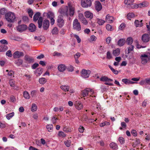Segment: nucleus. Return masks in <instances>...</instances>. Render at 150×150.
Masks as SVG:
<instances>
[{"label": "nucleus", "instance_id": "1", "mask_svg": "<svg viewBox=\"0 0 150 150\" xmlns=\"http://www.w3.org/2000/svg\"><path fill=\"white\" fill-rule=\"evenodd\" d=\"M141 63L145 65L148 62L149 60H150V53L146 52L145 54H142L140 56Z\"/></svg>", "mask_w": 150, "mask_h": 150}, {"label": "nucleus", "instance_id": "2", "mask_svg": "<svg viewBox=\"0 0 150 150\" xmlns=\"http://www.w3.org/2000/svg\"><path fill=\"white\" fill-rule=\"evenodd\" d=\"M40 13L39 12H37L34 15L33 18V21L35 22H36L38 20V23L39 28H41L43 21L42 18L40 17Z\"/></svg>", "mask_w": 150, "mask_h": 150}, {"label": "nucleus", "instance_id": "3", "mask_svg": "<svg viewBox=\"0 0 150 150\" xmlns=\"http://www.w3.org/2000/svg\"><path fill=\"white\" fill-rule=\"evenodd\" d=\"M5 17L6 20L9 22L13 23L15 21V15L13 13L8 12L6 14Z\"/></svg>", "mask_w": 150, "mask_h": 150}, {"label": "nucleus", "instance_id": "4", "mask_svg": "<svg viewBox=\"0 0 150 150\" xmlns=\"http://www.w3.org/2000/svg\"><path fill=\"white\" fill-rule=\"evenodd\" d=\"M73 28L74 30L78 31H79L81 29L80 23L77 18H75L73 21Z\"/></svg>", "mask_w": 150, "mask_h": 150}, {"label": "nucleus", "instance_id": "5", "mask_svg": "<svg viewBox=\"0 0 150 150\" xmlns=\"http://www.w3.org/2000/svg\"><path fill=\"white\" fill-rule=\"evenodd\" d=\"M69 10L64 12V15L67 16L69 15L70 16H73L75 13V8L71 5H69Z\"/></svg>", "mask_w": 150, "mask_h": 150}, {"label": "nucleus", "instance_id": "6", "mask_svg": "<svg viewBox=\"0 0 150 150\" xmlns=\"http://www.w3.org/2000/svg\"><path fill=\"white\" fill-rule=\"evenodd\" d=\"M81 6L83 8H88L91 6L92 1L91 0H81Z\"/></svg>", "mask_w": 150, "mask_h": 150}, {"label": "nucleus", "instance_id": "7", "mask_svg": "<svg viewBox=\"0 0 150 150\" xmlns=\"http://www.w3.org/2000/svg\"><path fill=\"white\" fill-rule=\"evenodd\" d=\"M57 24L59 27H62L64 25V21L63 20V16L62 15L59 16L57 19Z\"/></svg>", "mask_w": 150, "mask_h": 150}, {"label": "nucleus", "instance_id": "8", "mask_svg": "<svg viewBox=\"0 0 150 150\" xmlns=\"http://www.w3.org/2000/svg\"><path fill=\"white\" fill-rule=\"evenodd\" d=\"M81 73V76L82 77L86 78L89 77L91 73V71L89 70L83 69Z\"/></svg>", "mask_w": 150, "mask_h": 150}, {"label": "nucleus", "instance_id": "9", "mask_svg": "<svg viewBox=\"0 0 150 150\" xmlns=\"http://www.w3.org/2000/svg\"><path fill=\"white\" fill-rule=\"evenodd\" d=\"M24 56L23 53L22 52L16 51L13 54V57L14 58H18Z\"/></svg>", "mask_w": 150, "mask_h": 150}, {"label": "nucleus", "instance_id": "10", "mask_svg": "<svg viewBox=\"0 0 150 150\" xmlns=\"http://www.w3.org/2000/svg\"><path fill=\"white\" fill-rule=\"evenodd\" d=\"M114 19L113 17L110 15L109 14L107 15L105 17V21L106 22H107L109 23H112L114 21Z\"/></svg>", "mask_w": 150, "mask_h": 150}, {"label": "nucleus", "instance_id": "11", "mask_svg": "<svg viewBox=\"0 0 150 150\" xmlns=\"http://www.w3.org/2000/svg\"><path fill=\"white\" fill-rule=\"evenodd\" d=\"M95 8L98 11H100L102 9V5L99 1H96L95 2Z\"/></svg>", "mask_w": 150, "mask_h": 150}, {"label": "nucleus", "instance_id": "12", "mask_svg": "<svg viewBox=\"0 0 150 150\" xmlns=\"http://www.w3.org/2000/svg\"><path fill=\"white\" fill-rule=\"evenodd\" d=\"M85 17L87 18H89L90 20L92 19L93 17V13L89 11H86L84 13Z\"/></svg>", "mask_w": 150, "mask_h": 150}, {"label": "nucleus", "instance_id": "13", "mask_svg": "<svg viewBox=\"0 0 150 150\" xmlns=\"http://www.w3.org/2000/svg\"><path fill=\"white\" fill-rule=\"evenodd\" d=\"M27 26L25 25H18L17 28V30L19 32H22L25 30L27 28Z\"/></svg>", "mask_w": 150, "mask_h": 150}, {"label": "nucleus", "instance_id": "14", "mask_svg": "<svg viewBox=\"0 0 150 150\" xmlns=\"http://www.w3.org/2000/svg\"><path fill=\"white\" fill-rule=\"evenodd\" d=\"M150 39L149 35L146 34H144L142 37V40L144 42H147Z\"/></svg>", "mask_w": 150, "mask_h": 150}, {"label": "nucleus", "instance_id": "15", "mask_svg": "<svg viewBox=\"0 0 150 150\" xmlns=\"http://www.w3.org/2000/svg\"><path fill=\"white\" fill-rule=\"evenodd\" d=\"M50 25L49 21L48 20H45L43 22V28L44 30H47Z\"/></svg>", "mask_w": 150, "mask_h": 150}, {"label": "nucleus", "instance_id": "16", "mask_svg": "<svg viewBox=\"0 0 150 150\" xmlns=\"http://www.w3.org/2000/svg\"><path fill=\"white\" fill-rule=\"evenodd\" d=\"M125 42L126 40L125 39H120L118 41L117 45L120 47H121L124 45Z\"/></svg>", "mask_w": 150, "mask_h": 150}, {"label": "nucleus", "instance_id": "17", "mask_svg": "<svg viewBox=\"0 0 150 150\" xmlns=\"http://www.w3.org/2000/svg\"><path fill=\"white\" fill-rule=\"evenodd\" d=\"M43 72V69L41 68H38L35 71V74L37 76H40Z\"/></svg>", "mask_w": 150, "mask_h": 150}, {"label": "nucleus", "instance_id": "18", "mask_svg": "<svg viewBox=\"0 0 150 150\" xmlns=\"http://www.w3.org/2000/svg\"><path fill=\"white\" fill-rule=\"evenodd\" d=\"M100 80L101 81L105 82H111L113 81L112 79L108 78L106 76L101 77L100 79Z\"/></svg>", "mask_w": 150, "mask_h": 150}, {"label": "nucleus", "instance_id": "19", "mask_svg": "<svg viewBox=\"0 0 150 150\" xmlns=\"http://www.w3.org/2000/svg\"><path fill=\"white\" fill-rule=\"evenodd\" d=\"M66 66L64 64H60L58 67V69L60 72H63L66 68Z\"/></svg>", "mask_w": 150, "mask_h": 150}, {"label": "nucleus", "instance_id": "20", "mask_svg": "<svg viewBox=\"0 0 150 150\" xmlns=\"http://www.w3.org/2000/svg\"><path fill=\"white\" fill-rule=\"evenodd\" d=\"M24 59L28 63L32 62L33 60V59L32 57L27 55L25 56Z\"/></svg>", "mask_w": 150, "mask_h": 150}, {"label": "nucleus", "instance_id": "21", "mask_svg": "<svg viewBox=\"0 0 150 150\" xmlns=\"http://www.w3.org/2000/svg\"><path fill=\"white\" fill-rule=\"evenodd\" d=\"M36 29L35 25L33 23L30 24L29 26V30L31 32L35 31Z\"/></svg>", "mask_w": 150, "mask_h": 150}, {"label": "nucleus", "instance_id": "22", "mask_svg": "<svg viewBox=\"0 0 150 150\" xmlns=\"http://www.w3.org/2000/svg\"><path fill=\"white\" fill-rule=\"evenodd\" d=\"M142 21V20L140 21H139L138 20H136L134 22V24L135 26L137 27H141L143 25Z\"/></svg>", "mask_w": 150, "mask_h": 150}, {"label": "nucleus", "instance_id": "23", "mask_svg": "<svg viewBox=\"0 0 150 150\" xmlns=\"http://www.w3.org/2000/svg\"><path fill=\"white\" fill-rule=\"evenodd\" d=\"M91 91L90 88H86L82 91V96L83 97L87 96L89 93V91Z\"/></svg>", "mask_w": 150, "mask_h": 150}, {"label": "nucleus", "instance_id": "24", "mask_svg": "<svg viewBox=\"0 0 150 150\" xmlns=\"http://www.w3.org/2000/svg\"><path fill=\"white\" fill-rule=\"evenodd\" d=\"M110 148L113 149H117L118 148V146L117 144L114 142H112L110 143Z\"/></svg>", "mask_w": 150, "mask_h": 150}, {"label": "nucleus", "instance_id": "25", "mask_svg": "<svg viewBox=\"0 0 150 150\" xmlns=\"http://www.w3.org/2000/svg\"><path fill=\"white\" fill-rule=\"evenodd\" d=\"M83 107V105L79 102H78L76 104V108L79 110H81Z\"/></svg>", "mask_w": 150, "mask_h": 150}, {"label": "nucleus", "instance_id": "26", "mask_svg": "<svg viewBox=\"0 0 150 150\" xmlns=\"http://www.w3.org/2000/svg\"><path fill=\"white\" fill-rule=\"evenodd\" d=\"M120 50L119 48H117L116 49L113 50V55L116 57L118 56L120 54Z\"/></svg>", "mask_w": 150, "mask_h": 150}, {"label": "nucleus", "instance_id": "27", "mask_svg": "<svg viewBox=\"0 0 150 150\" xmlns=\"http://www.w3.org/2000/svg\"><path fill=\"white\" fill-rule=\"evenodd\" d=\"M148 5V3L147 2H144L138 4L139 7L142 8L146 7Z\"/></svg>", "mask_w": 150, "mask_h": 150}, {"label": "nucleus", "instance_id": "28", "mask_svg": "<svg viewBox=\"0 0 150 150\" xmlns=\"http://www.w3.org/2000/svg\"><path fill=\"white\" fill-rule=\"evenodd\" d=\"M8 49V47L5 45L0 46V52H4Z\"/></svg>", "mask_w": 150, "mask_h": 150}, {"label": "nucleus", "instance_id": "29", "mask_svg": "<svg viewBox=\"0 0 150 150\" xmlns=\"http://www.w3.org/2000/svg\"><path fill=\"white\" fill-rule=\"evenodd\" d=\"M23 96L24 98L27 99H29L30 98V96L29 93L27 91H25L23 92Z\"/></svg>", "mask_w": 150, "mask_h": 150}, {"label": "nucleus", "instance_id": "30", "mask_svg": "<svg viewBox=\"0 0 150 150\" xmlns=\"http://www.w3.org/2000/svg\"><path fill=\"white\" fill-rule=\"evenodd\" d=\"M23 62V61L21 59H19L17 60H16L14 63L18 66H19L21 65Z\"/></svg>", "mask_w": 150, "mask_h": 150}, {"label": "nucleus", "instance_id": "31", "mask_svg": "<svg viewBox=\"0 0 150 150\" xmlns=\"http://www.w3.org/2000/svg\"><path fill=\"white\" fill-rule=\"evenodd\" d=\"M39 81L40 84H44L47 82V80L44 78H41L39 79Z\"/></svg>", "mask_w": 150, "mask_h": 150}, {"label": "nucleus", "instance_id": "32", "mask_svg": "<svg viewBox=\"0 0 150 150\" xmlns=\"http://www.w3.org/2000/svg\"><path fill=\"white\" fill-rule=\"evenodd\" d=\"M53 126L51 124H49L47 125L46 128L49 132H51L52 131Z\"/></svg>", "mask_w": 150, "mask_h": 150}, {"label": "nucleus", "instance_id": "33", "mask_svg": "<svg viewBox=\"0 0 150 150\" xmlns=\"http://www.w3.org/2000/svg\"><path fill=\"white\" fill-rule=\"evenodd\" d=\"M61 88L65 91H68L69 89V87L67 86L62 85L60 86Z\"/></svg>", "mask_w": 150, "mask_h": 150}, {"label": "nucleus", "instance_id": "34", "mask_svg": "<svg viewBox=\"0 0 150 150\" xmlns=\"http://www.w3.org/2000/svg\"><path fill=\"white\" fill-rule=\"evenodd\" d=\"M133 42V39L131 37H128L127 38L126 41L127 44L129 45H131L132 44Z\"/></svg>", "mask_w": 150, "mask_h": 150}, {"label": "nucleus", "instance_id": "35", "mask_svg": "<svg viewBox=\"0 0 150 150\" xmlns=\"http://www.w3.org/2000/svg\"><path fill=\"white\" fill-rule=\"evenodd\" d=\"M6 71L8 72L7 75L10 76V78L12 77V76L14 77V72L13 71H9L8 70H6Z\"/></svg>", "mask_w": 150, "mask_h": 150}, {"label": "nucleus", "instance_id": "36", "mask_svg": "<svg viewBox=\"0 0 150 150\" xmlns=\"http://www.w3.org/2000/svg\"><path fill=\"white\" fill-rule=\"evenodd\" d=\"M135 17L134 14L133 13H129L127 15V18L130 20L132 18H133Z\"/></svg>", "mask_w": 150, "mask_h": 150}, {"label": "nucleus", "instance_id": "37", "mask_svg": "<svg viewBox=\"0 0 150 150\" xmlns=\"http://www.w3.org/2000/svg\"><path fill=\"white\" fill-rule=\"evenodd\" d=\"M105 22V21L101 19L97 18V23L100 25H103Z\"/></svg>", "mask_w": 150, "mask_h": 150}, {"label": "nucleus", "instance_id": "38", "mask_svg": "<svg viewBox=\"0 0 150 150\" xmlns=\"http://www.w3.org/2000/svg\"><path fill=\"white\" fill-rule=\"evenodd\" d=\"M134 1V0H125L124 3L125 4L130 6Z\"/></svg>", "mask_w": 150, "mask_h": 150}, {"label": "nucleus", "instance_id": "39", "mask_svg": "<svg viewBox=\"0 0 150 150\" xmlns=\"http://www.w3.org/2000/svg\"><path fill=\"white\" fill-rule=\"evenodd\" d=\"M110 125V123L107 121H105L100 124V127H103L105 125Z\"/></svg>", "mask_w": 150, "mask_h": 150}, {"label": "nucleus", "instance_id": "40", "mask_svg": "<svg viewBox=\"0 0 150 150\" xmlns=\"http://www.w3.org/2000/svg\"><path fill=\"white\" fill-rule=\"evenodd\" d=\"M47 17L49 18H54V13L51 12H49L47 13Z\"/></svg>", "mask_w": 150, "mask_h": 150}, {"label": "nucleus", "instance_id": "41", "mask_svg": "<svg viewBox=\"0 0 150 150\" xmlns=\"http://www.w3.org/2000/svg\"><path fill=\"white\" fill-rule=\"evenodd\" d=\"M14 112H12L11 113L7 114L6 115V118L7 119L9 120L14 116Z\"/></svg>", "mask_w": 150, "mask_h": 150}, {"label": "nucleus", "instance_id": "42", "mask_svg": "<svg viewBox=\"0 0 150 150\" xmlns=\"http://www.w3.org/2000/svg\"><path fill=\"white\" fill-rule=\"evenodd\" d=\"M37 106L35 104H33L32 105L31 110L32 112H34L37 110Z\"/></svg>", "mask_w": 150, "mask_h": 150}, {"label": "nucleus", "instance_id": "43", "mask_svg": "<svg viewBox=\"0 0 150 150\" xmlns=\"http://www.w3.org/2000/svg\"><path fill=\"white\" fill-rule=\"evenodd\" d=\"M109 67L110 69L115 74H117L118 72L117 70H115L110 65H109L108 66Z\"/></svg>", "mask_w": 150, "mask_h": 150}, {"label": "nucleus", "instance_id": "44", "mask_svg": "<svg viewBox=\"0 0 150 150\" xmlns=\"http://www.w3.org/2000/svg\"><path fill=\"white\" fill-rule=\"evenodd\" d=\"M58 30L57 28L56 27H55L52 30V34H57L58 33Z\"/></svg>", "mask_w": 150, "mask_h": 150}, {"label": "nucleus", "instance_id": "45", "mask_svg": "<svg viewBox=\"0 0 150 150\" xmlns=\"http://www.w3.org/2000/svg\"><path fill=\"white\" fill-rule=\"evenodd\" d=\"M67 69L68 71L71 72H72L74 70L73 67L71 65L67 67Z\"/></svg>", "mask_w": 150, "mask_h": 150}, {"label": "nucleus", "instance_id": "46", "mask_svg": "<svg viewBox=\"0 0 150 150\" xmlns=\"http://www.w3.org/2000/svg\"><path fill=\"white\" fill-rule=\"evenodd\" d=\"M64 144L67 147H69L71 145V141L70 140L66 141L64 142Z\"/></svg>", "mask_w": 150, "mask_h": 150}, {"label": "nucleus", "instance_id": "47", "mask_svg": "<svg viewBox=\"0 0 150 150\" xmlns=\"http://www.w3.org/2000/svg\"><path fill=\"white\" fill-rule=\"evenodd\" d=\"M28 13L29 14V16L30 18H32L33 14V12L32 10L31 9H29L28 11Z\"/></svg>", "mask_w": 150, "mask_h": 150}, {"label": "nucleus", "instance_id": "48", "mask_svg": "<svg viewBox=\"0 0 150 150\" xmlns=\"http://www.w3.org/2000/svg\"><path fill=\"white\" fill-rule=\"evenodd\" d=\"M129 80L127 79H122V81L126 84H129Z\"/></svg>", "mask_w": 150, "mask_h": 150}, {"label": "nucleus", "instance_id": "49", "mask_svg": "<svg viewBox=\"0 0 150 150\" xmlns=\"http://www.w3.org/2000/svg\"><path fill=\"white\" fill-rule=\"evenodd\" d=\"M80 21L84 25H87L88 23V21L85 18H83Z\"/></svg>", "mask_w": 150, "mask_h": 150}, {"label": "nucleus", "instance_id": "50", "mask_svg": "<svg viewBox=\"0 0 150 150\" xmlns=\"http://www.w3.org/2000/svg\"><path fill=\"white\" fill-rule=\"evenodd\" d=\"M78 17L80 21H81V20H82L83 18H85L83 14L82 13H79Z\"/></svg>", "mask_w": 150, "mask_h": 150}, {"label": "nucleus", "instance_id": "51", "mask_svg": "<svg viewBox=\"0 0 150 150\" xmlns=\"http://www.w3.org/2000/svg\"><path fill=\"white\" fill-rule=\"evenodd\" d=\"M107 58L108 59H110L112 57V56L109 51H108L107 53Z\"/></svg>", "mask_w": 150, "mask_h": 150}, {"label": "nucleus", "instance_id": "52", "mask_svg": "<svg viewBox=\"0 0 150 150\" xmlns=\"http://www.w3.org/2000/svg\"><path fill=\"white\" fill-rule=\"evenodd\" d=\"M106 28L108 31H110L112 30V26L109 24H107L106 25Z\"/></svg>", "mask_w": 150, "mask_h": 150}, {"label": "nucleus", "instance_id": "53", "mask_svg": "<svg viewBox=\"0 0 150 150\" xmlns=\"http://www.w3.org/2000/svg\"><path fill=\"white\" fill-rule=\"evenodd\" d=\"M37 91L36 90L32 91L30 93V95L32 97H34L36 96Z\"/></svg>", "mask_w": 150, "mask_h": 150}, {"label": "nucleus", "instance_id": "54", "mask_svg": "<svg viewBox=\"0 0 150 150\" xmlns=\"http://www.w3.org/2000/svg\"><path fill=\"white\" fill-rule=\"evenodd\" d=\"M130 7L132 8H137L139 7L138 4H132L130 6Z\"/></svg>", "mask_w": 150, "mask_h": 150}, {"label": "nucleus", "instance_id": "55", "mask_svg": "<svg viewBox=\"0 0 150 150\" xmlns=\"http://www.w3.org/2000/svg\"><path fill=\"white\" fill-rule=\"evenodd\" d=\"M58 135L59 136L62 137H64L66 136V135L64 133L61 131L59 132L58 133Z\"/></svg>", "mask_w": 150, "mask_h": 150}, {"label": "nucleus", "instance_id": "56", "mask_svg": "<svg viewBox=\"0 0 150 150\" xmlns=\"http://www.w3.org/2000/svg\"><path fill=\"white\" fill-rule=\"evenodd\" d=\"M127 49L128 52V53H129L131 51L133 50L134 49V46L132 45H130L127 48Z\"/></svg>", "mask_w": 150, "mask_h": 150}, {"label": "nucleus", "instance_id": "57", "mask_svg": "<svg viewBox=\"0 0 150 150\" xmlns=\"http://www.w3.org/2000/svg\"><path fill=\"white\" fill-rule=\"evenodd\" d=\"M9 83L11 86L13 87H15V82L13 80H10L9 81Z\"/></svg>", "mask_w": 150, "mask_h": 150}, {"label": "nucleus", "instance_id": "58", "mask_svg": "<svg viewBox=\"0 0 150 150\" xmlns=\"http://www.w3.org/2000/svg\"><path fill=\"white\" fill-rule=\"evenodd\" d=\"M6 12V9L4 8H2L0 10V14L1 15H3Z\"/></svg>", "mask_w": 150, "mask_h": 150}, {"label": "nucleus", "instance_id": "59", "mask_svg": "<svg viewBox=\"0 0 150 150\" xmlns=\"http://www.w3.org/2000/svg\"><path fill=\"white\" fill-rule=\"evenodd\" d=\"M6 55L9 57H11L12 56V54L11 51L10 50L8 51L6 53Z\"/></svg>", "mask_w": 150, "mask_h": 150}, {"label": "nucleus", "instance_id": "60", "mask_svg": "<svg viewBox=\"0 0 150 150\" xmlns=\"http://www.w3.org/2000/svg\"><path fill=\"white\" fill-rule=\"evenodd\" d=\"M118 140L120 143L121 144H123L124 143V138L120 137L118 138Z\"/></svg>", "mask_w": 150, "mask_h": 150}, {"label": "nucleus", "instance_id": "61", "mask_svg": "<svg viewBox=\"0 0 150 150\" xmlns=\"http://www.w3.org/2000/svg\"><path fill=\"white\" fill-rule=\"evenodd\" d=\"M57 118H56L54 116L52 117V123L53 124H55L56 123L57 120Z\"/></svg>", "mask_w": 150, "mask_h": 150}, {"label": "nucleus", "instance_id": "62", "mask_svg": "<svg viewBox=\"0 0 150 150\" xmlns=\"http://www.w3.org/2000/svg\"><path fill=\"white\" fill-rule=\"evenodd\" d=\"M74 36V37L77 40L78 42V43H80L81 41V39L79 38V36L78 35H75Z\"/></svg>", "mask_w": 150, "mask_h": 150}, {"label": "nucleus", "instance_id": "63", "mask_svg": "<svg viewBox=\"0 0 150 150\" xmlns=\"http://www.w3.org/2000/svg\"><path fill=\"white\" fill-rule=\"evenodd\" d=\"M23 20L24 22H28L29 21V19L28 17L25 16L23 17Z\"/></svg>", "mask_w": 150, "mask_h": 150}, {"label": "nucleus", "instance_id": "64", "mask_svg": "<svg viewBox=\"0 0 150 150\" xmlns=\"http://www.w3.org/2000/svg\"><path fill=\"white\" fill-rule=\"evenodd\" d=\"M84 128L83 126H80L78 129L79 131L81 133H83L84 131Z\"/></svg>", "mask_w": 150, "mask_h": 150}]
</instances>
